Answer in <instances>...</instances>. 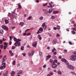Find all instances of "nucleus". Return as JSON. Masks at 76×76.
Returning <instances> with one entry per match:
<instances>
[{"label": "nucleus", "instance_id": "nucleus-32", "mask_svg": "<svg viewBox=\"0 0 76 76\" xmlns=\"http://www.w3.org/2000/svg\"><path fill=\"white\" fill-rule=\"evenodd\" d=\"M47 4H48V3H46L43 4V6H47Z\"/></svg>", "mask_w": 76, "mask_h": 76}, {"label": "nucleus", "instance_id": "nucleus-29", "mask_svg": "<svg viewBox=\"0 0 76 76\" xmlns=\"http://www.w3.org/2000/svg\"><path fill=\"white\" fill-rule=\"evenodd\" d=\"M4 45H7H7H8V43L6 42H5L4 43Z\"/></svg>", "mask_w": 76, "mask_h": 76}, {"label": "nucleus", "instance_id": "nucleus-43", "mask_svg": "<svg viewBox=\"0 0 76 76\" xmlns=\"http://www.w3.org/2000/svg\"><path fill=\"white\" fill-rule=\"evenodd\" d=\"M60 34H57V35H56V37H60Z\"/></svg>", "mask_w": 76, "mask_h": 76}, {"label": "nucleus", "instance_id": "nucleus-7", "mask_svg": "<svg viewBox=\"0 0 76 76\" xmlns=\"http://www.w3.org/2000/svg\"><path fill=\"white\" fill-rule=\"evenodd\" d=\"M37 42H35L33 43L32 44V46H33V47H35L37 46Z\"/></svg>", "mask_w": 76, "mask_h": 76}, {"label": "nucleus", "instance_id": "nucleus-19", "mask_svg": "<svg viewBox=\"0 0 76 76\" xmlns=\"http://www.w3.org/2000/svg\"><path fill=\"white\" fill-rule=\"evenodd\" d=\"M52 10L51 9H50L49 10V14H50V13H51V12H52Z\"/></svg>", "mask_w": 76, "mask_h": 76}, {"label": "nucleus", "instance_id": "nucleus-37", "mask_svg": "<svg viewBox=\"0 0 76 76\" xmlns=\"http://www.w3.org/2000/svg\"><path fill=\"white\" fill-rule=\"evenodd\" d=\"M40 31L39 30H38V31L37 32V34H39V33H41V32H39Z\"/></svg>", "mask_w": 76, "mask_h": 76}, {"label": "nucleus", "instance_id": "nucleus-11", "mask_svg": "<svg viewBox=\"0 0 76 76\" xmlns=\"http://www.w3.org/2000/svg\"><path fill=\"white\" fill-rule=\"evenodd\" d=\"M15 74V72L14 71L12 72L11 73V76H14Z\"/></svg>", "mask_w": 76, "mask_h": 76}, {"label": "nucleus", "instance_id": "nucleus-10", "mask_svg": "<svg viewBox=\"0 0 76 76\" xmlns=\"http://www.w3.org/2000/svg\"><path fill=\"white\" fill-rule=\"evenodd\" d=\"M37 38H39V40H41L42 39V37H41L40 34H39L37 35Z\"/></svg>", "mask_w": 76, "mask_h": 76}, {"label": "nucleus", "instance_id": "nucleus-18", "mask_svg": "<svg viewBox=\"0 0 76 76\" xmlns=\"http://www.w3.org/2000/svg\"><path fill=\"white\" fill-rule=\"evenodd\" d=\"M58 73L60 75H61L62 72L61 71L59 70L58 71Z\"/></svg>", "mask_w": 76, "mask_h": 76}, {"label": "nucleus", "instance_id": "nucleus-36", "mask_svg": "<svg viewBox=\"0 0 76 76\" xmlns=\"http://www.w3.org/2000/svg\"><path fill=\"white\" fill-rule=\"evenodd\" d=\"M50 63H51V64H52V63H53V60L50 59Z\"/></svg>", "mask_w": 76, "mask_h": 76}, {"label": "nucleus", "instance_id": "nucleus-2", "mask_svg": "<svg viewBox=\"0 0 76 76\" xmlns=\"http://www.w3.org/2000/svg\"><path fill=\"white\" fill-rule=\"evenodd\" d=\"M57 63V60H55L53 61L52 66V68H53V69H55V68L57 66V65L56 64V63Z\"/></svg>", "mask_w": 76, "mask_h": 76}, {"label": "nucleus", "instance_id": "nucleus-35", "mask_svg": "<svg viewBox=\"0 0 76 76\" xmlns=\"http://www.w3.org/2000/svg\"><path fill=\"white\" fill-rule=\"evenodd\" d=\"M45 26V23H43L42 25V27H43V26Z\"/></svg>", "mask_w": 76, "mask_h": 76}, {"label": "nucleus", "instance_id": "nucleus-20", "mask_svg": "<svg viewBox=\"0 0 76 76\" xmlns=\"http://www.w3.org/2000/svg\"><path fill=\"white\" fill-rule=\"evenodd\" d=\"M4 33V31L3 30H0V34H3Z\"/></svg>", "mask_w": 76, "mask_h": 76}, {"label": "nucleus", "instance_id": "nucleus-6", "mask_svg": "<svg viewBox=\"0 0 76 76\" xmlns=\"http://www.w3.org/2000/svg\"><path fill=\"white\" fill-rule=\"evenodd\" d=\"M67 67H69L71 70H74L75 68L72 65H69L67 66Z\"/></svg>", "mask_w": 76, "mask_h": 76}, {"label": "nucleus", "instance_id": "nucleus-62", "mask_svg": "<svg viewBox=\"0 0 76 76\" xmlns=\"http://www.w3.org/2000/svg\"><path fill=\"white\" fill-rule=\"evenodd\" d=\"M11 56H13V53H11Z\"/></svg>", "mask_w": 76, "mask_h": 76}, {"label": "nucleus", "instance_id": "nucleus-42", "mask_svg": "<svg viewBox=\"0 0 76 76\" xmlns=\"http://www.w3.org/2000/svg\"><path fill=\"white\" fill-rule=\"evenodd\" d=\"M31 33H28V34H26V35L27 36H29V35H31Z\"/></svg>", "mask_w": 76, "mask_h": 76}, {"label": "nucleus", "instance_id": "nucleus-55", "mask_svg": "<svg viewBox=\"0 0 76 76\" xmlns=\"http://www.w3.org/2000/svg\"><path fill=\"white\" fill-rule=\"evenodd\" d=\"M36 3H39V1L38 0H36Z\"/></svg>", "mask_w": 76, "mask_h": 76}, {"label": "nucleus", "instance_id": "nucleus-5", "mask_svg": "<svg viewBox=\"0 0 76 76\" xmlns=\"http://www.w3.org/2000/svg\"><path fill=\"white\" fill-rule=\"evenodd\" d=\"M1 27L2 28H3L4 29H6L7 31H8L9 29V28H7V27L5 26L4 25H3Z\"/></svg>", "mask_w": 76, "mask_h": 76}, {"label": "nucleus", "instance_id": "nucleus-4", "mask_svg": "<svg viewBox=\"0 0 76 76\" xmlns=\"http://www.w3.org/2000/svg\"><path fill=\"white\" fill-rule=\"evenodd\" d=\"M75 58H76V52L74 53V55H72L71 57H70V60L72 61H75Z\"/></svg>", "mask_w": 76, "mask_h": 76}, {"label": "nucleus", "instance_id": "nucleus-14", "mask_svg": "<svg viewBox=\"0 0 76 76\" xmlns=\"http://www.w3.org/2000/svg\"><path fill=\"white\" fill-rule=\"evenodd\" d=\"M53 14H57L58 13V11H54L53 12Z\"/></svg>", "mask_w": 76, "mask_h": 76}, {"label": "nucleus", "instance_id": "nucleus-46", "mask_svg": "<svg viewBox=\"0 0 76 76\" xmlns=\"http://www.w3.org/2000/svg\"><path fill=\"white\" fill-rule=\"evenodd\" d=\"M32 55H34V51L33 50L31 52Z\"/></svg>", "mask_w": 76, "mask_h": 76}, {"label": "nucleus", "instance_id": "nucleus-3", "mask_svg": "<svg viewBox=\"0 0 76 76\" xmlns=\"http://www.w3.org/2000/svg\"><path fill=\"white\" fill-rule=\"evenodd\" d=\"M21 41V40H20L19 39H18L17 41H16L15 43L14 44L15 47H17V46L20 47V42L19 41Z\"/></svg>", "mask_w": 76, "mask_h": 76}, {"label": "nucleus", "instance_id": "nucleus-49", "mask_svg": "<svg viewBox=\"0 0 76 76\" xmlns=\"http://www.w3.org/2000/svg\"><path fill=\"white\" fill-rule=\"evenodd\" d=\"M54 18H55V17H54L53 16H51V19H54Z\"/></svg>", "mask_w": 76, "mask_h": 76}, {"label": "nucleus", "instance_id": "nucleus-61", "mask_svg": "<svg viewBox=\"0 0 76 76\" xmlns=\"http://www.w3.org/2000/svg\"><path fill=\"white\" fill-rule=\"evenodd\" d=\"M34 28L33 27H31L30 28V30H32V29H34Z\"/></svg>", "mask_w": 76, "mask_h": 76}, {"label": "nucleus", "instance_id": "nucleus-50", "mask_svg": "<svg viewBox=\"0 0 76 76\" xmlns=\"http://www.w3.org/2000/svg\"><path fill=\"white\" fill-rule=\"evenodd\" d=\"M53 54L54 55H56L57 54V52H55L54 53H53Z\"/></svg>", "mask_w": 76, "mask_h": 76}, {"label": "nucleus", "instance_id": "nucleus-53", "mask_svg": "<svg viewBox=\"0 0 76 76\" xmlns=\"http://www.w3.org/2000/svg\"><path fill=\"white\" fill-rule=\"evenodd\" d=\"M45 67H46V65H45V64L43 66V68H45Z\"/></svg>", "mask_w": 76, "mask_h": 76}, {"label": "nucleus", "instance_id": "nucleus-51", "mask_svg": "<svg viewBox=\"0 0 76 76\" xmlns=\"http://www.w3.org/2000/svg\"><path fill=\"white\" fill-rule=\"evenodd\" d=\"M72 29L73 30H74V31H76V29H75V28H72Z\"/></svg>", "mask_w": 76, "mask_h": 76}, {"label": "nucleus", "instance_id": "nucleus-52", "mask_svg": "<svg viewBox=\"0 0 76 76\" xmlns=\"http://www.w3.org/2000/svg\"><path fill=\"white\" fill-rule=\"evenodd\" d=\"M53 29H54V30H56V29H57V28H56L55 27H54Z\"/></svg>", "mask_w": 76, "mask_h": 76}, {"label": "nucleus", "instance_id": "nucleus-23", "mask_svg": "<svg viewBox=\"0 0 76 76\" xmlns=\"http://www.w3.org/2000/svg\"><path fill=\"white\" fill-rule=\"evenodd\" d=\"M60 28V26H57V29L58 30H59Z\"/></svg>", "mask_w": 76, "mask_h": 76}, {"label": "nucleus", "instance_id": "nucleus-9", "mask_svg": "<svg viewBox=\"0 0 76 76\" xmlns=\"http://www.w3.org/2000/svg\"><path fill=\"white\" fill-rule=\"evenodd\" d=\"M53 44H56L57 43V39H54L53 41Z\"/></svg>", "mask_w": 76, "mask_h": 76}, {"label": "nucleus", "instance_id": "nucleus-57", "mask_svg": "<svg viewBox=\"0 0 76 76\" xmlns=\"http://www.w3.org/2000/svg\"><path fill=\"white\" fill-rule=\"evenodd\" d=\"M22 55H23V56H24V57H25L26 55V54L25 53H22Z\"/></svg>", "mask_w": 76, "mask_h": 76}, {"label": "nucleus", "instance_id": "nucleus-16", "mask_svg": "<svg viewBox=\"0 0 76 76\" xmlns=\"http://www.w3.org/2000/svg\"><path fill=\"white\" fill-rule=\"evenodd\" d=\"M39 30L40 31H41V32H42V31H43V28L41 27L39 29Z\"/></svg>", "mask_w": 76, "mask_h": 76}, {"label": "nucleus", "instance_id": "nucleus-54", "mask_svg": "<svg viewBox=\"0 0 76 76\" xmlns=\"http://www.w3.org/2000/svg\"><path fill=\"white\" fill-rule=\"evenodd\" d=\"M61 57H62L61 56H59V59H61Z\"/></svg>", "mask_w": 76, "mask_h": 76}, {"label": "nucleus", "instance_id": "nucleus-60", "mask_svg": "<svg viewBox=\"0 0 76 76\" xmlns=\"http://www.w3.org/2000/svg\"><path fill=\"white\" fill-rule=\"evenodd\" d=\"M0 46L1 47H2V48H3V45H0Z\"/></svg>", "mask_w": 76, "mask_h": 76}, {"label": "nucleus", "instance_id": "nucleus-25", "mask_svg": "<svg viewBox=\"0 0 76 76\" xmlns=\"http://www.w3.org/2000/svg\"><path fill=\"white\" fill-rule=\"evenodd\" d=\"M32 18V16L29 17L27 19V20H30Z\"/></svg>", "mask_w": 76, "mask_h": 76}, {"label": "nucleus", "instance_id": "nucleus-40", "mask_svg": "<svg viewBox=\"0 0 76 76\" xmlns=\"http://www.w3.org/2000/svg\"><path fill=\"white\" fill-rule=\"evenodd\" d=\"M19 74H20V75L22 74V70L20 71L19 72Z\"/></svg>", "mask_w": 76, "mask_h": 76}, {"label": "nucleus", "instance_id": "nucleus-31", "mask_svg": "<svg viewBox=\"0 0 76 76\" xmlns=\"http://www.w3.org/2000/svg\"><path fill=\"white\" fill-rule=\"evenodd\" d=\"M28 55L29 57L31 56V53L30 52H29L28 53Z\"/></svg>", "mask_w": 76, "mask_h": 76}, {"label": "nucleus", "instance_id": "nucleus-24", "mask_svg": "<svg viewBox=\"0 0 76 76\" xmlns=\"http://www.w3.org/2000/svg\"><path fill=\"white\" fill-rule=\"evenodd\" d=\"M54 51H56V49L55 48H53V49L52 50V53H54Z\"/></svg>", "mask_w": 76, "mask_h": 76}, {"label": "nucleus", "instance_id": "nucleus-48", "mask_svg": "<svg viewBox=\"0 0 76 76\" xmlns=\"http://www.w3.org/2000/svg\"><path fill=\"white\" fill-rule=\"evenodd\" d=\"M12 36H10V41H12Z\"/></svg>", "mask_w": 76, "mask_h": 76}, {"label": "nucleus", "instance_id": "nucleus-12", "mask_svg": "<svg viewBox=\"0 0 76 76\" xmlns=\"http://www.w3.org/2000/svg\"><path fill=\"white\" fill-rule=\"evenodd\" d=\"M51 55H49L48 56H46V60H48L49 58H51Z\"/></svg>", "mask_w": 76, "mask_h": 76}, {"label": "nucleus", "instance_id": "nucleus-47", "mask_svg": "<svg viewBox=\"0 0 76 76\" xmlns=\"http://www.w3.org/2000/svg\"><path fill=\"white\" fill-rule=\"evenodd\" d=\"M26 33H24L23 34V36H26Z\"/></svg>", "mask_w": 76, "mask_h": 76}, {"label": "nucleus", "instance_id": "nucleus-27", "mask_svg": "<svg viewBox=\"0 0 76 76\" xmlns=\"http://www.w3.org/2000/svg\"><path fill=\"white\" fill-rule=\"evenodd\" d=\"M14 41L16 42V41H17V40H18V39H17L16 38V37H14Z\"/></svg>", "mask_w": 76, "mask_h": 76}, {"label": "nucleus", "instance_id": "nucleus-63", "mask_svg": "<svg viewBox=\"0 0 76 76\" xmlns=\"http://www.w3.org/2000/svg\"><path fill=\"white\" fill-rule=\"evenodd\" d=\"M48 34H49L50 37H51V36H52V35H51V34L50 33H49Z\"/></svg>", "mask_w": 76, "mask_h": 76}, {"label": "nucleus", "instance_id": "nucleus-38", "mask_svg": "<svg viewBox=\"0 0 76 76\" xmlns=\"http://www.w3.org/2000/svg\"><path fill=\"white\" fill-rule=\"evenodd\" d=\"M2 39L3 41H6L7 40L6 39L4 38H3Z\"/></svg>", "mask_w": 76, "mask_h": 76}, {"label": "nucleus", "instance_id": "nucleus-21", "mask_svg": "<svg viewBox=\"0 0 76 76\" xmlns=\"http://www.w3.org/2000/svg\"><path fill=\"white\" fill-rule=\"evenodd\" d=\"M5 22H6V24H7V23H9V21L7 20H5Z\"/></svg>", "mask_w": 76, "mask_h": 76}, {"label": "nucleus", "instance_id": "nucleus-1", "mask_svg": "<svg viewBox=\"0 0 76 76\" xmlns=\"http://www.w3.org/2000/svg\"><path fill=\"white\" fill-rule=\"evenodd\" d=\"M5 61H6V60L4 58L2 59V61L1 63L2 64L1 65V66L0 67V69L1 70L3 69H5V67H6V63H4Z\"/></svg>", "mask_w": 76, "mask_h": 76}, {"label": "nucleus", "instance_id": "nucleus-28", "mask_svg": "<svg viewBox=\"0 0 76 76\" xmlns=\"http://www.w3.org/2000/svg\"><path fill=\"white\" fill-rule=\"evenodd\" d=\"M64 53H65V54H66V53H67V50H64Z\"/></svg>", "mask_w": 76, "mask_h": 76}, {"label": "nucleus", "instance_id": "nucleus-44", "mask_svg": "<svg viewBox=\"0 0 76 76\" xmlns=\"http://www.w3.org/2000/svg\"><path fill=\"white\" fill-rule=\"evenodd\" d=\"M39 55L40 56H41V55H42V52H39Z\"/></svg>", "mask_w": 76, "mask_h": 76}, {"label": "nucleus", "instance_id": "nucleus-56", "mask_svg": "<svg viewBox=\"0 0 76 76\" xmlns=\"http://www.w3.org/2000/svg\"><path fill=\"white\" fill-rule=\"evenodd\" d=\"M15 46H12V50H14V49H15Z\"/></svg>", "mask_w": 76, "mask_h": 76}, {"label": "nucleus", "instance_id": "nucleus-64", "mask_svg": "<svg viewBox=\"0 0 76 76\" xmlns=\"http://www.w3.org/2000/svg\"><path fill=\"white\" fill-rule=\"evenodd\" d=\"M11 44H12V42H11V41H10V43H9V45H11Z\"/></svg>", "mask_w": 76, "mask_h": 76}, {"label": "nucleus", "instance_id": "nucleus-45", "mask_svg": "<svg viewBox=\"0 0 76 76\" xmlns=\"http://www.w3.org/2000/svg\"><path fill=\"white\" fill-rule=\"evenodd\" d=\"M3 75L4 76H7V75L5 73L3 74Z\"/></svg>", "mask_w": 76, "mask_h": 76}, {"label": "nucleus", "instance_id": "nucleus-58", "mask_svg": "<svg viewBox=\"0 0 76 76\" xmlns=\"http://www.w3.org/2000/svg\"><path fill=\"white\" fill-rule=\"evenodd\" d=\"M29 30H30V29H27L25 31V32H27V31H29Z\"/></svg>", "mask_w": 76, "mask_h": 76}, {"label": "nucleus", "instance_id": "nucleus-41", "mask_svg": "<svg viewBox=\"0 0 76 76\" xmlns=\"http://www.w3.org/2000/svg\"><path fill=\"white\" fill-rule=\"evenodd\" d=\"M45 15H47V14L48 13V11H46L45 12Z\"/></svg>", "mask_w": 76, "mask_h": 76}, {"label": "nucleus", "instance_id": "nucleus-13", "mask_svg": "<svg viewBox=\"0 0 76 76\" xmlns=\"http://www.w3.org/2000/svg\"><path fill=\"white\" fill-rule=\"evenodd\" d=\"M18 8H19L20 9H21V8H22V6H21V5H20V3H19L18 4Z\"/></svg>", "mask_w": 76, "mask_h": 76}, {"label": "nucleus", "instance_id": "nucleus-59", "mask_svg": "<svg viewBox=\"0 0 76 76\" xmlns=\"http://www.w3.org/2000/svg\"><path fill=\"white\" fill-rule=\"evenodd\" d=\"M69 44H70V45H72V42H69Z\"/></svg>", "mask_w": 76, "mask_h": 76}, {"label": "nucleus", "instance_id": "nucleus-30", "mask_svg": "<svg viewBox=\"0 0 76 76\" xmlns=\"http://www.w3.org/2000/svg\"><path fill=\"white\" fill-rule=\"evenodd\" d=\"M39 19L40 20H42V19H43V17H41L39 18Z\"/></svg>", "mask_w": 76, "mask_h": 76}, {"label": "nucleus", "instance_id": "nucleus-15", "mask_svg": "<svg viewBox=\"0 0 76 76\" xmlns=\"http://www.w3.org/2000/svg\"><path fill=\"white\" fill-rule=\"evenodd\" d=\"M23 22H20V25H21V26H23Z\"/></svg>", "mask_w": 76, "mask_h": 76}, {"label": "nucleus", "instance_id": "nucleus-17", "mask_svg": "<svg viewBox=\"0 0 76 76\" xmlns=\"http://www.w3.org/2000/svg\"><path fill=\"white\" fill-rule=\"evenodd\" d=\"M71 33L72 34H73V35H74V34H76V32H75V31H71Z\"/></svg>", "mask_w": 76, "mask_h": 76}, {"label": "nucleus", "instance_id": "nucleus-8", "mask_svg": "<svg viewBox=\"0 0 76 76\" xmlns=\"http://www.w3.org/2000/svg\"><path fill=\"white\" fill-rule=\"evenodd\" d=\"M61 61H62V62H64L66 63H68L67 61L64 58H63L61 59Z\"/></svg>", "mask_w": 76, "mask_h": 76}, {"label": "nucleus", "instance_id": "nucleus-22", "mask_svg": "<svg viewBox=\"0 0 76 76\" xmlns=\"http://www.w3.org/2000/svg\"><path fill=\"white\" fill-rule=\"evenodd\" d=\"M7 45H4V50H6V48H7Z\"/></svg>", "mask_w": 76, "mask_h": 76}, {"label": "nucleus", "instance_id": "nucleus-26", "mask_svg": "<svg viewBox=\"0 0 76 76\" xmlns=\"http://www.w3.org/2000/svg\"><path fill=\"white\" fill-rule=\"evenodd\" d=\"M15 63H16V61H14L12 62L13 65H15Z\"/></svg>", "mask_w": 76, "mask_h": 76}, {"label": "nucleus", "instance_id": "nucleus-33", "mask_svg": "<svg viewBox=\"0 0 76 76\" xmlns=\"http://www.w3.org/2000/svg\"><path fill=\"white\" fill-rule=\"evenodd\" d=\"M43 27V28L44 29H45L47 28V26L45 25V26Z\"/></svg>", "mask_w": 76, "mask_h": 76}, {"label": "nucleus", "instance_id": "nucleus-34", "mask_svg": "<svg viewBox=\"0 0 76 76\" xmlns=\"http://www.w3.org/2000/svg\"><path fill=\"white\" fill-rule=\"evenodd\" d=\"M2 42H3V40L1 39L0 40V44H2Z\"/></svg>", "mask_w": 76, "mask_h": 76}, {"label": "nucleus", "instance_id": "nucleus-39", "mask_svg": "<svg viewBox=\"0 0 76 76\" xmlns=\"http://www.w3.org/2000/svg\"><path fill=\"white\" fill-rule=\"evenodd\" d=\"M24 48V47L23 46H22L21 48V50H23V48Z\"/></svg>", "mask_w": 76, "mask_h": 76}]
</instances>
